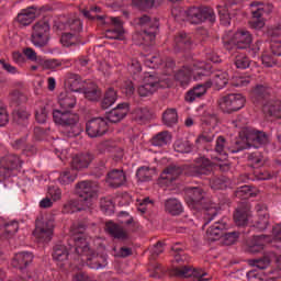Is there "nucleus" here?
Wrapping results in <instances>:
<instances>
[{"instance_id":"nucleus-1","label":"nucleus","mask_w":281,"mask_h":281,"mask_svg":"<svg viewBox=\"0 0 281 281\" xmlns=\"http://www.w3.org/2000/svg\"><path fill=\"white\" fill-rule=\"evenodd\" d=\"M58 104L61 110H53V122L56 126L74 131L78 126V122H80L78 113L71 111V109H76V95L68 91L61 92L58 95Z\"/></svg>"},{"instance_id":"nucleus-2","label":"nucleus","mask_w":281,"mask_h":281,"mask_svg":"<svg viewBox=\"0 0 281 281\" xmlns=\"http://www.w3.org/2000/svg\"><path fill=\"white\" fill-rule=\"evenodd\" d=\"M184 201L187 205L191 210H195V212H201V210H204L203 229L205 228V225H210V223H212V221L218 216V210L216 207L205 206V191L202 188H187Z\"/></svg>"},{"instance_id":"nucleus-3","label":"nucleus","mask_w":281,"mask_h":281,"mask_svg":"<svg viewBox=\"0 0 281 281\" xmlns=\"http://www.w3.org/2000/svg\"><path fill=\"white\" fill-rule=\"evenodd\" d=\"M137 25L144 29L133 35L136 45H153L159 32V20L153 21L149 15L144 14L137 19Z\"/></svg>"},{"instance_id":"nucleus-4","label":"nucleus","mask_w":281,"mask_h":281,"mask_svg":"<svg viewBox=\"0 0 281 281\" xmlns=\"http://www.w3.org/2000/svg\"><path fill=\"white\" fill-rule=\"evenodd\" d=\"M187 21L191 25H201L202 23H216V13L214 9L207 5H193L186 10Z\"/></svg>"},{"instance_id":"nucleus-5","label":"nucleus","mask_w":281,"mask_h":281,"mask_svg":"<svg viewBox=\"0 0 281 281\" xmlns=\"http://www.w3.org/2000/svg\"><path fill=\"white\" fill-rule=\"evenodd\" d=\"M76 243L81 241L83 246H77L75 248L76 254L78 256H87L86 262L90 269H104L108 265V257L104 254L98 252H89V245L87 244V239L79 237L75 239Z\"/></svg>"},{"instance_id":"nucleus-6","label":"nucleus","mask_w":281,"mask_h":281,"mask_svg":"<svg viewBox=\"0 0 281 281\" xmlns=\"http://www.w3.org/2000/svg\"><path fill=\"white\" fill-rule=\"evenodd\" d=\"M192 71H199L198 76H207V74L212 71V66L210 64L200 61L198 64H193L192 67H183L182 69L178 70L175 75V79L177 82H180V87L186 88L188 85H190V80H192Z\"/></svg>"},{"instance_id":"nucleus-7","label":"nucleus","mask_w":281,"mask_h":281,"mask_svg":"<svg viewBox=\"0 0 281 281\" xmlns=\"http://www.w3.org/2000/svg\"><path fill=\"white\" fill-rule=\"evenodd\" d=\"M247 148V143L243 138H237L232 147H227V139L224 136H218L215 144V159L217 161H225L228 157V153L236 154Z\"/></svg>"},{"instance_id":"nucleus-8","label":"nucleus","mask_w":281,"mask_h":281,"mask_svg":"<svg viewBox=\"0 0 281 281\" xmlns=\"http://www.w3.org/2000/svg\"><path fill=\"white\" fill-rule=\"evenodd\" d=\"M247 99L243 97L240 93H229L222 97L218 100V106L222 113H226L227 115H232V113H237L241 109H245V104Z\"/></svg>"},{"instance_id":"nucleus-9","label":"nucleus","mask_w":281,"mask_h":281,"mask_svg":"<svg viewBox=\"0 0 281 281\" xmlns=\"http://www.w3.org/2000/svg\"><path fill=\"white\" fill-rule=\"evenodd\" d=\"M52 27L49 22L45 20H40L33 25V32L31 34V43L34 47H47L49 43V32Z\"/></svg>"},{"instance_id":"nucleus-10","label":"nucleus","mask_w":281,"mask_h":281,"mask_svg":"<svg viewBox=\"0 0 281 281\" xmlns=\"http://www.w3.org/2000/svg\"><path fill=\"white\" fill-rule=\"evenodd\" d=\"M75 189L79 199L83 203H87V205H91V202L93 199H98V193L100 192V187L91 180H82L77 182Z\"/></svg>"},{"instance_id":"nucleus-11","label":"nucleus","mask_w":281,"mask_h":281,"mask_svg":"<svg viewBox=\"0 0 281 281\" xmlns=\"http://www.w3.org/2000/svg\"><path fill=\"white\" fill-rule=\"evenodd\" d=\"M54 220L36 218L33 235L38 239V243H49L54 236Z\"/></svg>"},{"instance_id":"nucleus-12","label":"nucleus","mask_w":281,"mask_h":281,"mask_svg":"<svg viewBox=\"0 0 281 281\" xmlns=\"http://www.w3.org/2000/svg\"><path fill=\"white\" fill-rule=\"evenodd\" d=\"M173 262L178 265L172 270L173 276L177 278H192L194 276V269L188 265L190 256L186 255V252L173 255Z\"/></svg>"},{"instance_id":"nucleus-13","label":"nucleus","mask_w":281,"mask_h":281,"mask_svg":"<svg viewBox=\"0 0 281 281\" xmlns=\"http://www.w3.org/2000/svg\"><path fill=\"white\" fill-rule=\"evenodd\" d=\"M161 87V79L157 75H146L143 85L137 88L139 98H150Z\"/></svg>"},{"instance_id":"nucleus-14","label":"nucleus","mask_w":281,"mask_h":281,"mask_svg":"<svg viewBox=\"0 0 281 281\" xmlns=\"http://www.w3.org/2000/svg\"><path fill=\"white\" fill-rule=\"evenodd\" d=\"M109 132V122L104 117H93L86 123V133L91 138L102 137Z\"/></svg>"},{"instance_id":"nucleus-15","label":"nucleus","mask_w":281,"mask_h":281,"mask_svg":"<svg viewBox=\"0 0 281 281\" xmlns=\"http://www.w3.org/2000/svg\"><path fill=\"white\" fill-rule=\"evenodd\" d=\"M45 10V7L37 8L35 5L27 7L26 9H22L16 18L15 21L19 23V25H22V27H27L29 25H32L34 21H36V16L38 12H43Z\"/></svg>"},{"instance_id":"nucleus-16","label":"nucleus","mask_w":281,"mask_h":281,"mask_svg":"<svg viewBox=\"0 0 281 281\" xmlns=\"http://www.w3.org/2000/svg\"><path fill=\"white\" fill-rule=\"evenodd\" d=\"M214 162L210 158L200 157L195 159L193 167L191 168L192 177H207L212 175Z\"/></svg>"},{"instance_id":"nucleus-17","label":"nucleus","mask_w":281,"mask_h":281,"mask_svg":"<svg viewBox=\"0 0 281 281\" xmlns=\"http://www.w3.org/2000/svg\"><path fill=\"white\" fill-rule=\"evenodd\" d=\"M93 159H95V156L91 153L77 154L70 161V168L77 171L87 170L93 164Z\"/></svg>"},{"instance_id":"nucleus-18","label":"nucleus","mask_w":281,"mask_h":281,"mask_svg":"<svg viewBox=\"0 0 281 281\" xmlns=\"http://www.w3.org/2000/svg\"><path fill=\"white\" fill-rule=\"evenodd\" d=\"M128 111H131V105L128 103H119L110 112H106L105 120L111 122V124H117V122H122V120L128 115Z\"/></svg>"},{"instance_id":"nucleus-19","label":"nucleus","mask_w":281,"mask_h":281,"mask_svg":"<svg viewBox=\"0 0 281 281\" xmlns=\"http://www.w3.org/2000/svg\"><path fill=\"white\" fill-rule=\"evenodd\" d=\"M207 89H212V80L195 85L184 94L186 102L192 104V102H194L196 99L203 98V95L207 93Z\"/></svg>"},{"instance_id":"nucleus-20","label":"nucleus","mask_w":281,"mask_h":281,"mask_svg":"<svg viewBox=\"0 0 281 281\" xmlns=\"http://www.w3.org/2000/svg\"><path fill=\"white\" fill-rule=\"evenodd\" d=\"M269 98H271V87L269 83L256 85L250 92V99L254 104H262V102L269 100Z\"/></svg>"},{"instance_id":"nucleus-21","label":"nucleus","mask_w":281,"mask_h":281,"mask_svg":"<svg viewBox=\"0 0 281 281\" xmlns=\"http://www.w3.org/2000/svg\"><path fill=\"white\" fill-rule=\"evenodd\" d=\"M244 137L246 139V148L251 144H259L260 146H265L269 144V136L265 132H260L258 130H245Z\"/></svg>"},{"instance_id":"nucleus-22","label":"nucleus","mask_w":281,"mask_h":281,"mask_svg":"<svg viewBox=\"0 0 281 281\" xmlns=\"http://www.w3.org/2000/svg\"><path fill=\"white\" fill-rule=\"evenodd\" d=\"M227 229V221L222 218L215 222L210 228L206 231V238L209 243H215V240H221L223 238V234Z\"/></svg>"},{"instance_id":"nucleus-23","label":"nucleus","mask_w":281,"mask_h":281,"mask_svg":"<svg viewBox=\"0 0 281 281\" xmlns=\"http://www.w3.org/2000/svg\"><path fill=\"white\" fill-rule=\"evenodd\" d=\"M252 42L251 33L246 30L237 31L232 38V43L237 49H249Z\"/></svg>"},{"instance_id":"nucleus-24","label":"nucleus","mask_w":281,"mask_h":281,"mask_svg":"<svg viewBox=\"0 0 281 281\" xmlns=\"http://www.w3.org/2000/svg\"><path fill=\"white\" fill-rule=\"evenodd\" d=\"M273 12V4L269 3L263 5L262 8H258L256 11H252V20H251V27L255 30H262L265 27V20L262 16L265 14H271Z\"/></svg>"},{"instance_id":"nucleus-25","label":"nucleus","mask_w":281,"mask_h":281,"mask_svg":"<svg viewBox=\"0 0 281 281\" xmlns=\"http://www.w3.org/2000/svg\"><path fill=\"white\" fill-rule=\"evenodd\" d=\"M34 260V255L30 251H21L15 254L12 259V267L19 269V271H25Z\"/></svg>"},{"instance_id":"nucleus-26","label":"nucleus","mask_w":281,"mask_h":281,"mask_svg":"<svg viewBox=\"0 0 281 281\" xmlns=\"http://www.w3.org/2000/svg\"><path fill=\"white\" fill-rule=\"evenodd\" d=\"M194 47V41H192V35L188 33H179L175 37V52H190Z\"/></svg>"},{"instance_id":"nucleus-27","label":"nucleus","mask_w":281,"mask_h":281,"mask_svg":"<svg viewBox=\"0 0 281 281\" xmlns=\"http://www.w3.org/2000/svg\"><path fill=\"white\" fill-rule=\"evenodd\" d=\"M0 164L7 172H12L23 166V160L16 154H8L1 158Z\"/></svg>"},{"instance_id":"nucleus-28","label":"nucleus","mask_w":281,"mask_h":281,"mask_svg":"<svg viewBox=\"0 0 281 281\" xmlns=\"http://www.w3.org/2000/svg\"><path fill=\"white\" fill-rule=\"evenodd\" d=\"M105 232L116 240H128V232L120 224L109 221L105 223Z\"/></svg>"},{"instance_id":"nucleus-29","label":"nucleus","mask_w":281,"mask_h":281,"mask_svg":"<svg viewBox=\"0 0 281 281\" xmlns=\"http://www.w3.org/2000/svg\"><path fill=\"white\" fill-rule=\"evenodd\" d=\"M106 183L110 188H122L126 183V175L123 170L113 169L106 175Z\"/></svg>"},{"instance_id":"nucleus-30","label":"nucleus","mask_w":281,"mask_h":281,"mask_svg":"<svg viewBox=\"0 0 281 281\" xmlns=\"http://www.w3.org/2000/svg\"><path fill=\"white\" fill-rule=\"evenodd\" d=\"M52 258L54 262L63 265L69 260V248L64 244L58 243L53 246Z\"/></svg>"},{"instance_id":"nucleus-31","label":"nucleus","mask_w":281,"mask_h":281,"mask_svg":"<svg viewBox=\"0 0 281 281\" xmlns=\"http://www.w3.org/2000/svg\"><path fill=\"white\" fill-rule=\"evenodd\" d=\"M53 27L57 30H70V33L78 35L82 32V21L78 18L69 19L66 23L57 22Z\"/></svg>"},{"instance_id":"nucleus-32","label":"nucleus","mask_w":281,"mask_h":281,"mask_svg":"<svg viewBox=\"0 0 281 281\" xmlns=\"http://www.w3.org/2000/svg\"><path fill=\"white\" fill-rule=\"evenodd\" d=\"M180 175H183V168L177 165H170L164 169V171L160 175V179H164L165 181H169V183H172V181H177V178Z\"/></svg>"},{"instance_id":"nucleus-33","label":"nucleus","mask_w":281,"mask_h":281,"mask_svg":"<svg viewBox=\"0 0 281 281\" xmlns=\"http://www.w3.org/2000/svg\"><path fill=\"white\" fill-rule=\"evenodd\" d=\"M162 124L168 128H172V126H177V124H179V114L177 113V109L169 108L162 113Z\"/></svg>"},{"instance_id":"nucleus-34","label":"nucleus","mask_w":281,"mask_h":281,"mask_svg":"<svg viewBox=\"0 0 281 281\" xmlns=\"http://www.w3.org/2000/svg\"><path fill=\"white\" fill-rule=\"evenodd\" d=\"M234 221L237 227H245L249 223V207L239 206L234 213Z\"/></svg>"},{"instance_id":"nucleus-35","label":"nucleus","mask_w":281,"mask_h":281,"mask_svg":"<svg viewBox=\"0 0 281 281\" xmlns=\"http://www.w3.org/2000/svg\"><path fill=\"white\" fill-rule=\"evenodd\" d=\"M12 115L14 124H18V126H27L31 114L25 108L14 110Z\"/></svg>"},{"instance_id":"nucleus-36","label":"nucleus","mask_w":281,"mask_h":281,"mask_svg":"<svg viewBox=\"0 0 281 281\" xmlns=\"http://www.w3.org/2000/svg\"><path fill=\"white\" fill-rule=\"evenodd\" d=\"M165 210L171 214V216H180V214H183V205L177 199H168L165 202Z\"/></svg>"},{"instance_id":"nucleus-37","label":"nucleus","mask_w":281,"mask_h":281,"mask_svg":"<svg viewBox=\"0 0 281 281\" xmlns=\"http://www.w3.org/2000/svg\"><path fill=\"white\" fill-rule=\"evenodd\" d=\"M258 221L252 226L257 232H265L269 227V212L267 210L257 209Z\"/></svg>"},{"instance_id":"nucleus-38","label":"nucleus","mask_w":281,"mask_h":281,"mask_svg":"<svg viewBox=\"0 0 281 281\" xmlns=\"http://www.w3.org/2000/svg\"><path fill=\"white\" fill-rule=\"evenodd\" d=\"M215 88L221 91V89H225L227 83L229 82V74L227 71L217 70L213 76V81H211Z\"/></svg>"},{"instance_id":"nucleus-39","label":"nucleus","mask_w":281,"mask_h":281,"mask_svg":"<svg viewBox=\"0 0 281 281\" xmlns=\"http://www.w3.org/2000/svg\"><path fill=\"white\" fill-rule=\"evenodd\" d=\"M171 140L172 135H170L168 131H164L153 136V138L150 139V144L151 146H158L159 148H161V146H168Z\"/></svg>"},{"instance_id":"nucleus-40","label":"nucleus","mask_w":281,"mask_h":281,"mask_svg":"<svg viewBox=\"0 0 281 281\" xmlns=\"http://www.w3.org/2000/svg\"><path fill=\"white\" fill-rule=\"evenodd\" d=\"M117 102V91L114 88H109L101 101V109H111Z\"/></svg>"},{"instance_id":"nucleus-41","label":"nucleus","mask_w":281,"mask_h":281,"mask_svg":"<svg viewBox=\"0 0 281 281\" xmlns=\"http://www.w3.org/2000/svg\"><path fill=\"white\" fill-rule=\"evenodd\" d=\"M68 85L72 93H82L85 90L82 88V77H80L78 74H70L68 76Z\"/></svg>"},{"instance_id":"nucleus-42","label":"nucleus","mask_w":281,"mask_h":281,"mask_svg":"<svg viewBox=\"0 0 281 281\" xmlns=\"http://www.w3.org/2000/svg\"><path fill=\"white\" fill-rule=\"evenodd\" d=\"M133 5L138 8V10H153V8H159L164 0H132Z\"/></svg>"},{"instance_id":"nucleus-43","label":"nucleus","mask_w":281,"mask_h":281,"mask_svg":"<svg viewBox=\"0 0 281 281\" xmlns=\"http://www.w3.org/2000/svg\"><path fill=\"white\" fill-rule=\"evenodd\" d=\"M133 115L135 122H138V124H146V122L153 119V113H150L148 108H138L134 110Z\"/></svg>"},{"instance_id":"nucleus-44","label":"nucleus","mask_w":281,"mask_h":281,"mask_svg":"<svg viewBox=\"0 0 281 281\" xmlns=\"http://www.w3.org/2000/svg\"><path fill=\"white\" fill-rule=\"evenodd\" d=\"M81 93H83L85 98L90 102H98V100L102 98V91H100V88H98L95 85L85 88Z\"/></svg>"},{"instance_id":"nucleus-45","label":"nucleus","mask_w":281,"mask_h":281,"mask_svg":"<svg viewBox=\"0 0 281 281\" xmlns=\"http://www.w3.org/2000/svg\"><path fill=\"white\" fill-rule=\"evenodd\" d=\"M265 111L270 117L281 120V101H270L265 105Z\"/></svg>"},{"instance_id":"nucleus-46","label":"nucleus","mask_w":281,"mask_h":281,"mask_svg":"<svg viewBox=\"0 0 281 281\" xmlns=\"http://www.w3.org/2000/svg\"><path fill=\"white\" fill-rule=\"evenodd\" d=\"M14 150H24V153H36V147L27 145V137H21L11 143Z\"/></svg>"},{"instance_id":"nucleus-47","label":"nucleus","mask_w":281,"mask_h":281,"mask_svg":"<svg viewBox=\"0 0 281 281\" xmlns=\"http://www.w3.org/2000/svg\"><path fill=\"white\" fill-rule=\"evenodd\" d=\"M87 231V223L85 221L77 222L72 225V234H79L80 236H75V247H83L85 244H82L81 240L76 241L77 238H85L82 237V234Z\"/></svg>"},{"instance_id":"nucleus-48","label":"nucleus","mask_w":281,"mask_h":281,"mask_svg":"<svg viewBox=\"0 0 281 281\" xmlns=\"http://www.w3.org/2000/svg\"><path fill=\"white\" fill-rule=\"evenodd\" d=\"M173 149L176 153L190 154L194 150V145L190 140H176L173 144Z\"/></svg>"},{"instance_id":"nucleus-49","label":"nucleus","mask_w":281,"mask_h":281,"mask_svg":"<svg viewBox=\"0 0 281 281\" xmlns=\"http://www.w3.org/2000/svg\"><path fill=\"white\" fill-rule=\"evenodd\" d=\"M136 179L140 183H146L153 181V173L150 172V167L142 166L136 170Z\"/></svg>"},{"instance_id":"nucleus-50","label":"nucleus","mask_w":281,"mask_h":281,"mask_svg":"<svg viewBox=\"0 0 281 281\" xmlns=\"http://www.w3.org/2000/svg\"><path fill=\"white\" fill-rule=\"evenodd\" d=\"M77 178L78 173L74 172V170L66 169L59 175L58 181L61 186H69V183H74Z\"/></svg>"},{"instance_id":"nucleus-51","label":"nucleus","mask_w":281,"mask_h":281,"mask_svg":"<svg viewBox=\"0 0 281 281\" xmlns=\"http://www.w3.org/2000/svg\"><path fill=\"white\" fill-rule=\"evenodd\" d=\"M250 181H269V179H273L271 172L262 169H255L252 175L248 176Z\"/></svg>"},{"instance_id":"nucleus-52","label":"nucleus","mask_w":281,"mask_h":281,"mask_svg":"<svg viewBox=\"0 0 281 281\" xmlns=\"http://www.w3.org/2000/svg\"><path fill=\"white\" fill-rule=\"evenodd\" d=\"M248 161L250 162L251 168L259 169L261 166H265V156L260 151H254L248 155Z\"/></svg>"},{"instance_id":"nucleus-53","label":"nucleus","mask_w":281,"mask_h":281,"mask_svg":"<svg viewBox=\"0 0 281 281\" xmlns=\"http://www.w3.org/2000/svg\"><path fill=\"white\" fill-rule=\"evenodd\" d=\"M60 43L64 47H74L78 45V35L76 33H63L60 37Z\"/></svg>"},{"instance_id":"nucleus-54","label":"nucleus","mask_w":281,"mask_h":281,"mask_svg":"<svg viewBox=\"0 0 281 281\" xmlns=\"http://www.w3.org/2000/svg\"><path fill=\"white\" fill-rule=\"evenodd\" d=\"M234 65L237 69H249L251 66V59L245 54L236 55Z\"/></svg>"},{"instance_id":"nucleus-55","label":"nucleus","mask_w":281,"mask_h":281,"mask_svg":"<svg viewBox=\"0 0 281 281\" xmlns=\"http://www.w3.org/2000/svg\"><path fill=\"white\" fill-rule=\"evenodd\" d=\"M18 232H19V222L18 221L13 220L11 222L4 223L3 235L7 236V238L14 236V234Z\"/></svg>"},{"instance_id":"nucleus-56","label":"nucleus","mask_w":281,"mask_h":281,"mask_svg":"<svg viewBox=\"0 0 281 281\" xmlns=\"http://www.w3.org/2000/svg\"><path fill=\"white\" fill-rule=\"evenodd\" d=\"M261 63L265 67L271 68L276 67L278 65V59H276V56L267 50H265L261 55Z\"/></svg>"},{"instance_id":"nucleus-57","label":"nucleus","mask_w":281,"mask_h":281,"mask_svg":"<svg viewBox=\"0 0 281 281\" xmlns=\"http://www.w3.org/2000/svg\"><path fill=\"white\" fill-rule=\"evenodd\" d=\"M78 205H79L78 200H69L66 204H64L63 213L74 214L75 212H81L82 209Z\"/></svg>"},{"instance_id":"nucleus-58","label":"nucleus","mask_w":281,"mask_h":281,"mask_svg":"<svg viewBox=\"0 0 281 281\" xmlns=\"http://www.w3.org/2000/svg\"><path fill=\"white\" fill-rule=\"evenodd\" d=\"M239 236H240V233H238V232H228L227 233L224 231V234L222 235L223 243H224V245L229 247L231 245H234V243H236V240H238Z\"/></svg>"},{"instance_id":"nucleus-59","label":"nucleus","mask_w":281,"mask_h":281,"mask_svg":"<svg viewBox=\"0 0 281 281\" xmlns=\"http://www.w3.org/2000/svg\"><path fill=\"white\" fill-rule=\"evenodd\" d=\"M124 34V31L122 29H109L105 31V38H109L110 41H120Z\"/></svg>"},{"instance_id":"nucleus-60","label":"nucleus","mask_w":281,"mask_h":281,"mask_svg":"<svg viewBox=\"0 0 281 281\" xmlns=\"http://www.w3.org/2000/svg\"><path fill=\"white\" fill-rule=\"evenodd\" d=\"M227 178L222 176L212 180L211 188H213V190H225V188H227Z\"/></svg>"},{"instance_id":"nucleus-61","label":"nucleus","mask_w":281,"mask_h":281,"mask_svg":"<svg viewBox=\"0 0 281 281\" xmlns=\"http://www.w3.org/2000/svg\"><path fill=\"white\" fill-rule=\"evenodd\" d=\"M113 200L103 198L100 201V209L104 212V214H113L114 210Z\"/></svg>"},{"instance_id":"nucleus-62","label":"nucleus","mask_w":281,"mask_h":281,"mask_svg":"<svg viewBox=\"0 0 281 281\" xmlns=\"http://www.w3.org/2000/svg\"><path fill=\"white\" fill-rule=\"evenodd\" d=\"M127 69L132 76H137L138 74H142V64H139V60L137 59H131Z\"/></svg>"},{"instance_id":"nucleus-63","label":"nucleus","mask_w":281,"mask_h":281,"mask_svg":"<svg viewBox=\"0 0 281 281\" xmlns=\"http://www.w3.org/2000/svg\"><path fill=\"white\" fill-rule=\"evenodd\" d=\"M35 120L38 124H45V122H47V108L40 106L35 112Z\"/></svg>"},{"instance_id":"nucleus-64","label":"nucleus","mask_w":281,"mask_h":281,"mask_svg":"<svg viewBox=\"0 0 281 281\" xmlns=\"http://www.w3.org/2000/svg\"><path fill=\"white\" fill-rule=\"evenodd\" d=\"M270 52L272 56H281V42L280 41H271L269 44Z\"/></svg>"}]
</instances>
